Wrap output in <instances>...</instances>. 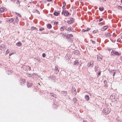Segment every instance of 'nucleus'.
<instances>
[{"label":"nucleus","instance_id":"obj_41","mask_svg":"<svg viewBox=\"0 0 122 122\" xmlns=\"http://www.w3.org/2000/svg\"><path fill=\"white\" fill-rule=\"evenodd\" d=\"M13 54V53H10L9 54V56H11L12 54Z\"/></svg>","mask_w":122,"mask_h":122},{"label":"nucleus","instance_id":"obj_54","mask_svg":"<svg viewBox=\"0 0 122 122\" xmlns=\"http://www.w3.org/2000/svg\"><path fill=\"white\" fill-rule=\"evenodd\" d=\"M63 12H62V14H63Z\"/></svg>","mask_w":122,"mask_h":122},{"label":"nucleus","instance_id":"obj_26","mask_svg":"<svg viewBox=\"0 0 122 122\" xmlns=\"http://www.w3.org/2000/svg\"><path fill=\"white\" fill-rule=\"evenodd\" d=\"M34 29L36 30H37V29L35 27L33 26L31 27V30H33Z\"/></svg>","mask_w":122,"mask_h":122},{"label":"nucleus","instance_id":"obj_58","mask_svg":"<svg viewBox=\"0 0 122 122\" xmlns=\"http://www.w3.org/2000/svg\"><path fill=\"white\" fill-rule=\"evenodd\" d=\"M105 86H106V85H105Z\"/></svg>","mask_w":122,"mask_h":122},{"label":"nucleus","instance_id":"obj_27","mask_svg":"<svg viewBox=\"0 0 122 122\" xmlns=\"http://www.w3.org/2000/svg\"><path fill=\"white\" fill-rule=\"evenodd\" d=\"M103 7L100 8H99V10L100 11H102L103 10Z\"/></svg>","mask_w":122,"mask_h":122},{"label":"nucleus","instance_id":"obj_53","mask_svg":"<svg viewBox=\"0 0 122 122\" xmlns=\"http://www.w3.org/2000/svg\"><path fill=\"white\" fill-rule=\"evenodd\" d=\"M104 81V82H105V81Z\"/></svg>","mask_w":122,"mask_h":122},{"label":"nucleus","instance_id":"obj_13","mask_svg":"<svg viewBox=\"0 0 122 122\" xmlns=\"http://www.w3.org/2000/svg\"><path fill=\"white\" fill-rule=\"evenodd\" d=\"M64 15L65 16H68L69 15V13L67 11H65L64 12Z\"/></svg>","mask_w":122,"mask_h":122},{"label":"nucleus","instance_id":"obj_45","mask_svg":"<svg viewBox=\"0 0 122 122\" xmlns=\"http://www.w3.org/2000/svg\"><path fill=\"white\" fill-rule=\"evenodd\" d=\"M64 93H65V95H66V94H67V92H66L65 91V92H64Z\"/></svg>","mask_w":122,"mask_h":122},{"label":"nucleus","instance_id":"obj_1","mask_svg":"<svg viewBox=\"0 0 122 122\" xmlns=\"http://www.w3.org/2000/svg\"><path fill=\"white\" fill-rule=\"evenodd\" d=\"M110 112V111L109 108H105L103 110V112L106 114H108Z\"/></svg>","mask_w":122,"mask_h":122},{"label":"nucleus","instance_id":"obj_38","mask_svg":"<svg viewBox=\"0 0 122 122\" xmlns=\"http://www.w3.org/2000/svg\"><path fill=\"white\" fill-rule=\"evenodd\" d=\"M53 105H54V107H55V108H56V107H57V106L55 104H53Z\"/></svg>","mask_w":122,"mask_h":122},{"label":"nucleus","instance_id":"obj_18","mask_svg":"<svg viewBox=\"0 0 122 122\" xmlns=\"http://www.w3.org/2000/svg\"><path fill=\"white\" fill-rule=\"evenodd\" d=\"M72 36L73 35L72 34H70L67 36V38L68 39H69L72 37Z\"/></svg>","mask_w":122,"mask_h":122},{"label":"nucleus","instance_id":"obj_10","mask_svg":"<svg viewBox=\"0 0 122 122\" xmlns=\"http://www.w3.org/2000/svg\"><path fill=\"white\" fill-rule=\"evenodd\" d=\"M14 20V19L13 18H11L9 19L8 20H7V21L8 22L11 23L13 22Z\"/></svg>","mask_w":122,"mask_h":122},{"label":"nucleus","instance_id":"obj_11","mask_svg":"<svg viewBox=\"0 0 122 122\" xmlns=\"http://www.w3.org/2000/svg\"><path fill=\"white\" fill-rule=\"evenodd\" d=\"M20 81V82L21 84H22L23 83H25V79H21Z\"/></svg>","mask_w":122,"mask_h":122},{"label":"nucleus","instance_id":"obj_14","mask_svg":"<svg viewBox=\"0 0 122 122\" xmlns=\"http://www.w3.org/2000/svg\"><path fill=\"white\" fill-rule=\"evenodd\" d=\"M69 55H67L65 57V58L66 60H69L70 59V57L69 56Z\"/></svg>","mask_w":122,"mask_h":122},{"label":"nucleus","instance_id":"obj_32","mask_svg":"<svg viewBox=\"0 0 122 122\" xmlns=\"http://www.w3.org/2000/svg\"><path fill=\"white\" fill-rule=\"evenodd\" d=\"M101 71H100L99 72V73H98L97 76H100V75L101 73Z\"/></svg>","mask_w":122,"mask_h":122},{"label":"nucleus","instance_id":"obj_25","mask_svg":"<svg viewBox=\"0 0 122 122\" xmlns=\"http://www.w3.org/2000/svg\"><path fill=\"white\" fill-rule=\"evenodd\" d=\"M6 73L8 75H10L11 74L12 72L11 71H6Z\"/></svg>","mask_w":122,"mask_h":122},{"label":"nucleus","instance_id":"obj_51","mask_svg":"<svg viewBox=\"0 0 122 122\" xmlns=\"http://www.w3.org/2000/svg\"><path fill=\"white\" fill-rule=\"evenodd\" d=\"M19 1H18V3H19Z\"/></svg>","mask_w":122,"mask_h":122},{"label":"nucleus","instance_id":"obj_48","mask_svg":"<svg viewBox=\"0 0 122 122\" xmlns=\"http://www.w3.org/2000/svg\"><path fill=\"white\" fill-rule=\"evenodd\" d=\"M64 7H63H63H62V9H64L65 8H64Z\"/></svg>","mask_w":122,"mask_h":122},{"label":"nucleus","instance_id":"obj_35","mask_svg":"<svg viewBox=\"0 0 122 122\" xmlns=\"http://www.w3.org/2000/svg\"><path fill=\"white\" fill-rule=\"evenodd\" d=\"M55 70H58V67L57 66H56L55 67Z\"/></svg>","mask_w":122,"mask_h":122},{"label":"nucleus","instance_id":"obj_23","mask_svg":"<svg viewBox=\"0 0 122 122\" xmlns=\"http://www.w3.org/2000/svg\"><path fill=\"white\" fill-rule=\"evenodd\" d=\"M4 9L3 8L1 7L0 8V11L1 12H3L4 11Z\"/></svg>","mask_w":122,"mask_h":122},{"label":"nucleus","instance_id":"obj_47","mask_svg":"<svg viewBox=\"0 0 122 122\" xmlns=\"http://www.w3.org/2000/svg\"><path fill=\"white\" fill-rule=\"evenodd\" d=\"M48 1H51L52 0H47Z\"/></svg>","mask_w":122,"mask_h":122},{"label":"nucleus","instance_id":"obj_39","mask_svg":"<svg viewBox=\"0 0 122 122\" xmlns=\"http://www.w3.org/2000/svg\"><path fill=\"white\" fill-rule=\"evenodd\" d=\"M55 25H57L58 24V23L57 22H54Z\"/></svg>","mask_w":122,"mask_h":122},{"label":"nucleus","instance_id":"obj_5","mask_svg":"<svg viewBox=\"0 0 122 122\" xmlns=\"http://www.w3.org/2000/svg\"><path fill=\"white\" fill-rule=\"evenodd\" d=\"M108 27L107 26H104L101 29V30L102 31H104L106 30L108 28Z\"/></svg>","mask_w":122,"mask_h":122},{"label":"nucleus","instance_id":"obj_28","mask_svg":"<svg viewBox=\"0 0 122 122\" xmlns=\"http://www.w3.org/2000/svg\"><path fill=\"white\" fill-rule=\"evenodd\" d=\"M18 21H19L18 18L17 17H16L15 19V22H18Z\"/></svg>","mask_w":122,"mask_h":122},{"label":"nucleus","instance_id":"obj_2","mask_svg":"<svg viewBox=\"0 0 122 122\" xmlns=\"http://www.w3.org/2000/svg\"><path fill=\"white\" fill-rule=\"evenodd\" d=\"M87 65L88 67H89L90 68L92 67L93 66V61H91L89 62Z\"/></svg>","mask_w":122,"mask_h":122},{"label":"nucleus","instance_id":"obj_37","mask_svg":"<svg viewBox=\"0 0 122 122\" xmlns=\"http://www.w3.org/2000/svg\"><path fill=\"white\" fill-rule=\"evenodd\" d=\"M91 41H92V43H93V44H95V42L94 41H93L92 40H91Z\"/></svg>","mask_w":122,"mask_h":122},{"label":"nucleus","instance_id":"obj_29","mask_svg":"<svg viewBox=\"0 0 122 122\" xmlns=\"http://www.w3.org/2000/svg\"><path fill=\"white\" fill-rule=\"evenodd\" d=\"M44 30V28H42L39 29V30L41 31H42Z\"/></svg>","mask_w":122,"mask_h":122},{"label":"nucleus","instance_id":"obj_3","mask_svg":"<svg viewBox=\"0 0 122 122\" xmlns=\"http://www.w3.org/2000/svg\"><path fill=\"white\" fill-rule=\"evenodd\" d=\"M71 91L72 94H73L75 95L76 94V90L75 88L72 87Z\"/></svg>","mask_w":122,"mask_h":122},{"label":"nucleus","instance_id":"obj_8","mask_svg":"<svg viewBox=\"0 0 122 122\" xmlns=\"http://www.w3.org/2000/svg\"><path fill=\"white\" fill-rule=\"evenodd\" d=\"M64 29H65L66 30V27L65 26H62L61 27V28H60V30L61 31H63L64 30Z\"/></svg>","mask_w":122,"mask_h":122},{"label":"nucleus","instance_id":"obj_40","mask_svg":"<svg viewBox=\"0 0 122 122\" xmlns=\"http://www.w3.org/2000/svg\"><path fill=\"white\" fill-rule=\"evenodd\" d=\"M103 20V19H102V18H101V19H100L99 20V22H101V21L102 20Z\"/></svg>","mask_w":122,"mask_h":122},{"label":"nucleus","instance_id":"obj_55","mask_svg":"<svg viewBox=\"0 0 122 122\" xmlns=\"http://www.w3.org/2000/svg\"><path fill=\"white\" fill-rule=\"evenodd\" d=\"M83 122H84V120H83Z\"/></svg>","mask_w":122,"mask_h":122},{"label":"nucleus","instance_id":"obj_43","mask_svg":"<svg viewBox=\"0 0 122 122\" xmlns=\"http://www.w3.org/2000/svg\"><path fill=\"white\" fill-rule=\"evenodd\" d=\"M101 1H102L103 2L105 1L106 0H100Z\"/></svg>","mask_w":122,"mask_h":122},{"label":"nucleus","instance_id":"obj_21","mask_svg":"<svg viewBox=\"0 0 122 122\" xmlns=\"http://www.w3.org/2000/svg\"><path fill=\"white\" fill-rule=\"evenodd\" d=\"M47 27L48 29H51L52 27V26L50 24H48L47 25Z\"/></svg>","mask_w":122,"mask_h":122},{"label":"nucleus","instance_id":"obj_46","mask_svg":"<svg viewBox=\"0 0 122 122\" xmlns=\"http://www.w3.org/2000/svg\"><path fill=\"white\" fill-rule=\"evenodd\" d=\"M6 53V54H8V50H7Z\"/></svg>","mask_w":122,"mask_h":122},{"label":"nucleus","instance_id":"obj_57","mask_svg":"<svg viewBox=\"0 0 122 122\" xmlns=\"http://www.w3.org/2000/svg\"><path fill=\"white\" fill-rule=\"evenodd\" d=\"M105 86H106V85H105Z\"/></svg>","mask_w":122,"mask_h":122},{"label":"nucleus","instance_id":"obj_59","mask_svg":"<svg viewBox=\"0 0 122 122\" xmlns=\"http://www.w3.org/2000/svg\"><path fill=\"white\" fill-rule=\"evenodd\" d=\"M0 23H1V22H0Z\"/></svg>","mask_w":122,"mask_h":122},{"label":"nucleus","instance_id":"obj_4","mask_svg":"<svg viewBox=\"0 0 122 122\" xmlns=\"http://www.w3.org/2000/svg\"><path fill=\"white\" fill-rule=\"evenodd\" d=\"M97 59L98 60L100 61L102 59V56L100 54H99L97 56Z\"/></svg>","mask_w":122,"mask_h":122},{"label":"nucleus","instance_id":"obj_56","mask_svg":"<svg viewBox=\"0 0 122 122\" xmlns=\"http://www.w3.org/2000/svg\"><path fill=\"white\" fill-rule=\"evenodd\" d=\"M1 32V31L0 30V33Z\"/></svg>","mask_w":122,"mask_h":122},{"label":"nucleus","instance_id":"obj_49","mask_svg":"<svg viewBox=\"0 0 122 122\" xmlns=\"http://www.w3.org/2000/svg\"><path fill=\"white\" fill-rule=\"evenodd\" d=\"M82 32H84V29H83L82 30Z\"/></svg>","mask_w":122,"mask_h":122},{"label":"nucleus","instance_id":"obj_12","mask_svg":"<svg viewBox=\"0 0 122 122\" xmlns=\"http://www.w3.org/2000/svg\"><path fill=\"white\" fill-rule=\"evenodd\" d=\"M32 84L31 83L28 82L27 83V86L28 87H31L32 86Z\"/></svg>","mask_w":122,"mask_h":122},{"label":"nucleus","instance_id":"obj_30","mask_svg":"<svg viewBox=\"0 0 122 122\" xmlns=\"http://www.w3.org/2000/svg\"><path fill=\"white\" fill-rule=\"evenodd\" d=\"M90 29L89 28H87V29L86 30H85V29H84V32L85 31H88V30H90Z\"/></svg>","mask_w":122,"mask_h":122},{"label":"nucleus","instance_id":"obj_52","mask_svg":"<svg viewBox=\"0 0 122 122\" xmlns=\"http://www.w3.org/2000/svg\"><path fill=\"white\" fill-rule=\"evenodd\" d=\"M0 46L1 47H2L1 46Z\"/></svg>","mask_w":122,"mask_h":122},{"label":"nucleus","instance_id":"obj_24","mask_svg":"<svg viewBox=\"0 0 122 122\" xmlns=\"http://www.w3.org/2000/svg\"><path fill=\"white\" fill-rule=\"evenodd\" d=\"M54 14L55 16H58L59 15V13L58 12L55 11L54 12Z\"/></svg>","mask_w":122,"mask_h":122},{"label":"nucleus","instance_id":"obj_22","mask_svg":"<svg viewBox=\"0 0 122 122\" xmlns=\"http://www.w3.org/2000/svg\"><path fill=\"white\" fill-rule=\"evenodd\" d=\"M73 101L75 103H76L77 102V100L76 98H73Z\"/></svg>","mask_w":122,"mask_h":122},{"label":"nucleus","instance_id":"obj_33","mask_svg":"<svg viewBox=\"0 0 122 122\" xmlns=\"http://www.w3.org/2000/svg\"><path fill=\"white\" fill-rule=\"evenodd\" d=\"M95 71H97L98 70V68L97 67H96L95 68Z\"/></svg>","mask_w":122,"mask_h":122},{"label":"nucleus","instance_id":"obj_44","mask_svg":"<svg viewBox=\"0 0 122 122\" xmlns=\"http://www.w3.org/2000/svg\"><path fill=\"white\" fill-rule=\"evenodd\" d=\"M116 74V73L115 72H114L113 74V76H114L115 75V74Z\"/></svg>","mask_w":122,"mask_h":122},{"label":"nucleus","instance_id":"obj_15","mask_svg":"<svg viewBox=\"0 0 122 122\" xmlns=\"http://www.w3.org/2000/svg\"><path fill=\"white\" fill-rule=\"evenodd\" d=\"M85 98L86 101H88L89 99V97L88 96L86 95L85 97Z\"/></svg>","mask_w":122,"mask_h":122},{"label":"nucleus","instance_id":"obj_31","mask_svg":"<svg viewBox=\"0 0 122 122\" xmlns=\"http://www.w3.org/2000/svg\"><path fill=\"white\" fill-rule=\"evenodd\" d=\"M63 7H65V6L66 5V3L65 2H64L63 3Z\"/></svg>","mask_w":122,"mask_h":122},{"label":"nucleus","instance_id":"obj_34","mask_svg":"<svg viewBox=\"0 0 122 122\" xmlns=\"http://www.w3.org/2000/svg\"><path fill=\"white\" fill-rule=\"evenodd\" d=\"M42 55V57H44L46 56V54L45 53H43Z\"/></svg>","mask_w":122,"mask_h":122},{"label":"nucleus","instance_id":"obj_20","mask_svg":"<svg viewBox=\"0 0 122 122\" xmlns=\"http://www.w3.org/2000/svg\"><path fill=\"white\" fill-rule=\"evenodd\" d=\"M74 65H79V63L78 62V61H75L74 62Z\"/></svg>","mask_w":122,"mask_h":122},{"label":"nucleus","instance_id":"obj_9","mask_svg":"<svg viewBox=\"0 0 122 122\" xmlns=\"http://www.w3.org/2000/svg\"><path fill=\"white\" fill-rule=\"evenodd\" d=\"M67 30L69 31V32L71 31H73V28H72L71 27L68 28Z\"/></svg>","mask_w":122,"mask_h":122},{"label":"nucleus","instance_id":"obj_19","mask_svg":"<svg viewBox=\"0 0 122 122\" xmlns=\"http://www.w3.org/2000/svg\"><path fill=\"white\" fill-rule=\"evenodd\" d=\"M21 43L20 42H18L16 44V45L19 46H21Z\"/></svg>","mask_w":122,"mask_h":122},{"label":"nucleus","instance_id":"obj_16","mask_svg":"<svg viewBox=\"0 0 122 122\" xmlns=\"http://www.w3.org/2000/svg\"><path fill=\"white\" fill-rule=\"evenodd\" d=\"M74 54L76 55H79L80 54L79 51L78 50H76L75 51Z\"/></svg>","mask_w":122,"mask_h":122},{"label":"nucleus","instance_id":"obj_6","mask_svg":"<svg viewBox=\"0 0 122 122\" xmlns=\"http://www.w3.org/2000/svg\"><path fill=\"white\" fill-rule=\"evenodd\" d=\"M73 18L71 19L70 20H68L67 21V23L69 24H71V23H73Z\"/></svg>","mask_w":122,"mask_h":122},{"label":"nucleus","instance_id":"obj_17","mask_svg":"<svg viewBox=\"0 0 122 122\" xmlns=\"http://www.w3.org/2000/svg\"><path fill=\"white\" fill-rule=\"evenodd\" d=\"M110 33H107L106 34V36L107 38L109 37L110 36Z\"/></svg>","mask_w":122,"mask_h":122},{"label":"nucleus","instance_id":"obj_42","mask_svg":"<svg viewBox=\"0 0 122 122\" xmlns=\"http://www.w3.org/2000/svg\"><path fill=\"white\" fill-rule=\"evenodd\" d=\"M93 33H95L97 32H96V31L94 30L93 31Z\"/></svg>","mask_w":122,"mask_h":122},{"label":"nucleus","instance_id":"obj_7","mask_svg":"<svg viewBox=\"0 0 122 122\" xmlns=\"http://www.w3.org/2000/svg\"><path fill=\"white\" fill-rule=\"evenodd\" d=\"M112 53L116 55H118L119 54L118 52L115 51H112Z\"/></svg>","mask_w":122,"mask_h":122},{"label":"nucleus","instance_id":"obj_50","mask_svg":"<svg viewBox=\"0 0 122 122\" xmlns=\"http://www.w3.org/2000/svg\"><path fill=\"white\" fill-rule=\"evenodd\" d=\"M121 2L122 3V0H121Z\"/></svg>","mask_w":122,"mask_h":122},{"label":"nucleus","instance_id":"obj_36","mask_svg":"<svg viewBox=\"0 0 122 122\" xmlns=\"http://www.w3.org/2000/svg\"><path fill=\"white\" fill-rule=\"evenodd\" d=\"M118 9H120V8H121V9H122V7L120 6H118Z\"/></svg>","mask_w":122,"mask_h":122}]
</instances>
